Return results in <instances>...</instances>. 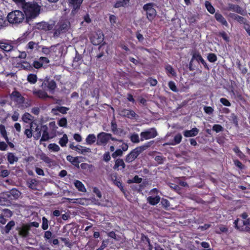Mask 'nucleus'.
Here are the masks:
<instances>
[{"mask_svg": "<svg viewBox=\"0 0 250 250\" xmlns=\"http://www.w3.org/2000/svg\"><path fill=\"white\" fill-rule=\"evenodd\" d=\"M69 110L68 108L63 107V106H58L56 108H54L52 109V112H53L55 114H57L55 113V111H59L62 114H66L67 111Z\"/></svg>", "mask_w": 250, "mask_h": 250, "instance_id": "f704fd0d", "label": "nucleus"}, {"mask_svg": "<svg viewBox=\"0 0 250 250\" xmlns=\"http://www.w3.org/2000/svg\"><path fill=\"white\" fill-rule=\"evenodd\" d=\"M56 83L54 80H44L41 85L42 90H47L53 93L56 88Z\"/></svg>", "mask_w": 250, "mask_h": 250, "instance_id": "39448f33", "label": "nucleus"}, {"mask_svg": "<svg viewBox=\"0 0 250 250\" xmlns=\"http://www.w3.org/2000/svg\"><path fill=\"white\" fill-rule=\"evenodd\" d=\"M0 132L1 134V136L4 138L6 141H8L7 132L5 130V126L3 125H0Z\"/></svg>", "mask_w": 250, "mask_h": 250, "instance_id": "37998d69", "label": "nucleus"}, {"mask_svg": "<svg viewBox=\"0 0 250 250\" xmlns=\"http://www.w3.org/2000/svg\"><path fill=\"white\" fill-rule=\"evenodd\" d=\"M96 141V136L94 134H89L85 139L86 145H91L94 144Z\"/></svg>", "mask_w": 250, "mask_h": 250, "instance_id": "bb28decb", "label": "nucleus"}, {"mask_svg": "<svg viewBox=\"0 0 250 250\" xmlns=\"http://www.w3.org/2000/svg\"><path fill=\"white\" fill-rule=\"evenodd\" d=\"M12 99L16 102L18 104L22 107H27V105L24 104V99L21 95L17 91H14L11 95Z\"/></svg>", "mask_w": 250, "mask_h": 250, "instance_id": "1a4fd4ad", "label": "nucleus"}, {"mask_svg": "<svg viewBox=\"0 0 250 250\" xmlns=\"http://www.w3.org/2000/svg\"><path fill=\"white\" fill-rule=\"evenodd\" d=\"M231 17L234 19L236 21L241 23L246 24L247 20L244 18L235 14H232Z\"/></svg>", "mask_w": 250, "mask_h": 250, "instance_id": "a19ab883", "label": "nucleus"}, {"mask_svg": "<svg viewBox=\"0 0 250 250\" xmlns=\"http://www.w3.org/2000/svg\"><path fill=\"white\" fill-rule=\"evenodd\" d=\"M123 152L121 149H117L112 154V157L113 158H115L118 156H121L123 155Z\"/></svg>", "mask_w": 250, "mask_h": 250, "instance_id": "6e6d98bb", "label": "nucleus"}, {"mask_svg": "<svg viewBox=\"0 0 250 250\" xmlns=\"http://www.w3.org/2000/svg\"><path fill=\"white\" fill-rule=\"evenodd\" d=\"M22 119L23 122L28 123L29 122L33 120V117L29 113H25L22 116Z\"/></svg>", "mask_w": 250, "mask_h": 250, "instance_id": "79ce46f5", "label": "nucleus"}, {"mask_svg": "<svg viewBox=\"0 0 250 250\" xmlns=\"http://www.w3.org/2000/svg\"><path fill=\"white\" fill-rule=\"evenodd\" d=\"M168 86L169 88L174 92H177L178 91L175 83L172 81H170L168 83Z\"/></svg>", "mask_w": 250, "mask_h": 250, "instance_id": "052dcab7", "label": "nucleus"}, {"mask_svg": "<svg viewBox=\"0 0 250 250\" xmlns=\"http://www.w3.org/2000/svg\"><path fill=\"white\" fill-rule=\"evenodd\" d=\"M75 150L78 151L80 153L83 154L91 152V149L89 148L80 145L76 146L75 147Z\"/></svg>", "mask_w": 250, "mask_h": 250, "instance_id": "412c9836", "label": "nucleus"}, {"mask_svg": "<svg viewBox=\"0 0 250 250\" xmlns=\"http://www.w3.org/2000/svg\"><path fill=\"white\" fill-rule=\"evenodd\" d=\"M193 60H196L198 62H201L203 60V58L202 57V56L199 53H195L193 54L192 56L191 61H193Z\"/></svg>", "mask_w": 250, "mask_h": 250, "instance_id": "13d9d810", "label": "nucleus"}, {"mask_svg": "<svg viewBox=\"0 0 250 250\" xmlns=\"http://www.w3.org/2000/svg\"><path fill=\"white\" fill-rule=\"evenodd\" d=\"M62 30V29L60 28V26L58 24L54 32V37H58L61 33H64L63 32V30Z\"/></svg>", "mask_w": 250, "mask_h": 250, "instance_id": "09e8293b", "label": "nucleus"}, {"mask_svg": "<svg viewBox=\"0 0 250 250\" xmlns=\"http://www.w3.org/2000/svg\"><path fill=\"white\" fill-rule=\"evenodd\" d=\"M33 93L35 96L41 99H44L49 97L47 93L45 92V90H42L35 89L33 90Z\"/></svg>", "mask_w": 250, "mask_h": 250, "instance_id": "f3484780", "label": "nucleus"}, {"mask_svg": "<svg viewBox=\"0 0 250 250\" xmlns=\"http://www.w3.org/2000/svg\"><path fill=\"white\" fill-rule=\"evenodd\" d=\"M212 130L216 132H219L223 130V127L220 125H214L213 126Z\"/></svg>", "mask_w": 250, "mask_h": 250, "instance_id": "0e129e2a", "label": "nucleus"}, {"mask_svg": "<svg viewBox=\"0 0 250 250\" xmlns=\"http://www.w3.org/2000/svg\"><path fill=\"white\" fill-rule=\"evenodd\" d=\"M208 60L211 62H214L217 61V56L214 53H209L207 57Z\"/></svg>", "mask_w": 250, "mask_h": 250, "instance_id": "864d4df0", "label": "nucleus"}, {"mask_svg": "<svg viewBox=\"0 0 250 250\" xmlns=\"http://www.w3.org/2000/svg\"><path fill=\"white\" fill-rule=\"evenodd\" d=\"M33 66L35 68L39 69L42 67L43 66V65L41 61L39 59L38 60L34 62Z\"/></svg>", "mask_w": 250, "mask_h": 250, "instance_id": "e2e57ef3", "label": "nucleus"}, {"mask_svg": "<svg viewBox=\"0 0 250 250\" xmlns=\"http://www.w3.org/2000/svg\"><path fill=\"white\" fill-rule=\"evenodd\" d=\"M8 24L7 22L3 18L0 17V29L6 26Z\"/></svg>", "mask_w": 250, "mask_h": 250, "instance_id": "69168bd1", "label": "nucleus"}, {"mask_svg": "<svg viewBox=\"0 0 250 250\" xmlns=\"http://www.w3.org/2000/svg\"><path fill=\"white\" fill-rule=\"evenodd\" d=\"M156 12L154 8L149 9V11L146 12L147 18L149 21H151L156 16Z\"/></svg>", "mask_w": 250, "mask_h": 250, "instance_id": "e433bc0d", "label": "nucleus"}, {"mask_svg": "<svg viewBox=\"0 0 250 250\" xmlns=\"http://www.w3.org/2000/svg\"><path fill=\"white\" fill-rule=\"evenodd\" d=\"M120 115L130 119H136L137 115L132 110L123 109L120 111Z\"/></svg>", "mask_w": 250, "mask_h": 250, "instance_id": "9d476101", "label": "nucleus"}, {"mask_svg": "<svg viewBox=\"0 0 250 250\" xmlns=\"http://www.w3.org/2000/svg\"><path fill=\"white\" fill-rule=\"evenodd\" d=\"M0 48L5 52H9L13 49V42L11 41H1Z\"/></svg>", "mask_w": 250, "mask_h": 250, "instance_id": "9b49d317", "label": "nucleus"}, {"mask_svg": "<svg viewBox=\"0 0 250 250\" xmlns=\"http://www.w3.org/2000/svg\"><path fill=\"white\" fill-rule=\"evenodd\" d=\"M146 146H141L132 150L126 156L125 158V162L127 163L133 162L143 151L146 149Z\"/></svg>", "mask_w": 250, "mask_h": 250, "instance_id": "7ed1b4c3", "label": "nucleus"}, {"mask_svg": "<svg viewBox=\"0 0 250 250\" xmlns=\"http://www.w3.org/2000/svg\"><path fill=\"white\" fill-rule=\"evenodd\" d=\"M9 193H3L0 195V205L2 206H8L10 204V198Z\"/></svg>", "mask_w": 250, "mask_h": 250, "instance_id": "ddd939ff", "label": "nucleus"}, {"mask_svg": "<svg viewBox=\"0 0 250 250\" xmlns=\"http://www.w3.org/2000/svg\"><path fill=\"white\" fill-rule=\"evenodd\" d=\"M48 127L46 125H43V129L42 130L43 133L41 139L40 141H48L50 137L49 134L47 132Z\"/></svg>", "mask_w": 250, "mask_h": 250, "instance_id": "5701e85b", "label": "nucleus"}, {"mask_svg": "<svg viewBox=\"0 0 250 250\" xmlns=\"http://www.w3.org/2000/svg\"><path fill=\"white\" fill-rule=\"evenodd\" d=\"M66 160L74 165L76 166L78 165V167H79V163H80L79 157H74L72 156L68 155L66 157Z\"/></svg>", "mask_w": 250, "mask_h": 250, "instance_id": "2f4dec72", "label": "nucleus"}, {"mask_svg": "<svg viewBox=\"0 0 250 250\" xmlns=\"http://www.w3.org/2000/svg\"><path fill=\"white\" fill-rule=\"evenodd\" d=\"M55 47V46H51L50 47L42 46V52L44 55L48 56L52 51L54 50Z\"/></svg>", "mask_w": 250, "mask_h": 250, "instance_id": "c9c22d12", "label": "nucleus"}, {"mask_svg": "<svg viewBox=\"0 0 250 250\" xmlns=\"http://www.w3.org/2000/svg\"><path fill=\"white\" fill-rule=\"evenodd\" d=\"M41 159L48 164L50 166L53 165V161L44 154L41 155Z\"/></svg>", "mask_w": 250, "mask_h": 250, "instance_id": "58836bf2", "label": "nucleus"}, {"mask_svg": "<svg viewBox=\"0 0 250 250\" xmlns=\"http://www.w3.org/2000/svg\"><path fill=\"white\" fill-rule=\"evenodd\" d=\"M90 40L93 45H99L103 41L104 35L101 31H98L92 35Z\"/></svg>", "mask_w": 250, "mask_h": 250, "instance_id": "6e6552de", "label": "nucleus"}, {"mask_svg": "<svg viewBox=\"0 0 250 250\" xmlns=\"http://www.w3.org/2000/svg\"><path fill=\"white\" fill-rule=\"evenodd\" d=\"M6 193L9 194L8 197L10 200L17 199L21 195V192L16 188L12 189L9 191L6 192Z\"/></svg>", "mask_w": 250, "mask_h": 250, "instance_id": "6ab92c4d", "label": "nucleus"}, {"mask_svg": "<svg viewBox=\"0 0 250 250\" xmlns=\"http://www.w3.org/2000/svg\"><path fill=\"white\" fill-rule=\"evenodd\" d=\"M130 140L134 143H138L140 142L139 137L137 134L134 133L130 137Z\"/></svg>", "mask_w": 250, "mask_h": 250, "instance_id": "8fccbe9b", "label": "nucleus"}, {"mask_svg": "<svg viewBox=\"0 0 250 250\" xmlns=\"http://www.w3.org/2000/svg\"><path fill=\"white\" fill-rule=\"evenodd\" d=\"M166 70L167 74H169L172 76H175L176 74L173 68L169 65L166 66Z\"/></svg>", "mask_w": 250, "mask_h": 250, "instance_id": "4d7b16f0", "label": "nucleus"}, {"mask_svg": "<svg viewBox=\"0 0 250 250\" xmlns=\"http://www.w3.org/2000/svg\"><path fill=\"white\" fill-rule=\"evenodd\" d=\"M205 6L207 9V10L210 13V14H214L215 13V9L212 6V5L211 4V3L208 1H206L205 2Z\"/></svg>", "mask_w": 250, "mask_h": 250, "instance_id": "c03bdc74", "label": "nucleus"}, {"mask_svg": "<svg viewBox=\"0 0 250 250\" xmlns=\"http://www.w3.org/2000/svg\"><path fill=\"white\" fill-rule=\"evenodd\" d=\"M27 80L31 83L34 84L37 81V77L35 74H30L27 76Z\"/></svg>", "mask_w": 250, "mask_h": 250, "instance_id": "a18cd8bd", "label": "nucleus"}, {"mask_svg": "<svg viewBox=\"0 0 250 250\" xmlns=\"http://www.w3.org/2000/svg\"><path fill=\"white\" fill-rule=\"evenodd\" d=\"M182 136L181 134L178 133L176 134L174 137L173 141L167 143L166 144L167 145H176L179 144L182 140Z\"/></svg>", "mask_w": 250, "mask_h": 250, "instance_id": "b1692460", "label": "nucleus"}, {"mask_svg": "<svg viewBox=\"0 0 250 250\" xmlns=\"http://www.w3.org/2000/svg\"><path fill=\"white\" fill-rule=\"evenodd\" d=\"M119 167H121L122 169L125 168V163L124 160L122 159H118L115 161L114 168L116 169Z\"/></svg>", "mask_w": 250, "mask_h": 250, "instance_id": "473e14b6", "label": "nucleus"}, {"mask_svg": "<svg viewBox=\"0 0 250 250\" xmlns=\"http://www.w3.org/2000/svg\"><path fill=\"white\" fill-rule=\"evenodd\" d=\"M76 200L77 201L75 202V203H78V204H81L82 205H86V206L90 204V201L92 203H94L95 204H97L96 203L94 202V201H96L95 198H92L91 200V199H88V198H80V199H77Z\"/></svg>", "mask_w": 250, "mask_h": 250, "instance_id": "dca6fc26", "label": "nucleus"}, {"mask_svg": "<svg viewBox=\"0 0 250 250\" xmlns=\"http://www.w3.org/2000/svg\"><path fill=\"white\" fill-rule=\"evenodd\" d=\"M109 21L111 25V27L115 26V24H116L117 21V17L113 15H111L109 16Z\"/></svg>", "mask_w": 250, "mask_h": 250, "instance_id": "5fc2aeb1", "label": "nucleus"}, {"mask_svg": "<svg viewBox=\"0 0 250 250\" xmlns=\"http://www.w3.org/2000/svg\"><path fill=\"white\" fill-rule=\"evenodd\" d=\"M220 102L225 106H230L231 104L230 102L226 98H221L220 100Z\"/></svg>", "mask_w": 250, "mask_h": 250, "instance_id": "774afa93", "label": "nucleus"}, {"mask_svg": "<svg viewBox=\"0 0 250 250\" xmlns=\"http://www.w3.org/2000/svg\"><path fill=\"white\" fill-rule=\"evenodd\" d=\"M215 18L218 22H220L223 25L226 26L228 25L227 21L221 14L218 13H215Z\"/></svg>", "mask_w": 250, "mask_h": 250, "instance_id": "cd10ccee", "label": "nucleus"}, {"mask_svg": "<svg viewBox=\"0 0 250 250\" xmlns=\"http://www.w3.org/2000/svg\"><path fill=\"white\" fill-rule=\"evenodd\" d=\"M30 229V226L26 225H23L21 227H19L17 230L19 232V234L23 237H27L29 233V231Z\"/></svg>", "mask_w": 250, "mask_h": 250, "instance_id": "f8f14e48", "label": "nucleus"}, {"mask_svg": "<svg viewBox=\"0 0 250 250\" xmlns=\"http://www.w3.org/2000/svg\"><path fill=\"white\" fill-rule=\"evenodd\" d=\"M228 9L229 10H232L234 12H235L240 14H243V13L244 12V11L240 6L233 4H229Z\"/></svg>", "mask_w": 250, "mask_h": 250, "instance_id": "c85d7f7f", "label": "nucleus"}, {"mask_svg": "<svg viewBox=\"0 0 250 250\" xmlns=\"http://www.w3.org/2000/svg\"><path fill=\"white\" fill-rule=\"evenodd\" d=\"M129 0H123L119 1L115 3L114 6L116 8H119L121 6H124L129 2Z\"/></svg>", "mask_w": 250, "mask_h": 250, "instance_id": "603ef678", "label": "nucleus"}, {"mask_svg": "<svg viewBox=\"0 0 250 250\" xmlns=\"http://www.w3.org/2000/svg\"><path fill=\"white\" fill-rule=\"evenodd\" d=\"M67 120L65 118H62L59 120L58 125L61 127H66L67 126Z\"/></svg>", "mask_w": 250, "mask_h": 250, "instance_id": "3c124183", "label": "nucleus"}, {"mask_svg": "<svg viewBox=\"0 0 250 250\" xmlns=\"http://www.w3.org/2000/svg\"><path fill=\"white\" fill-rule=\"evenodd\" d=\"M142 178L139 177L138 176H135L132 180H129L128 181L129 183H140L142 182Z\"/></svg>", "mask_w": 250, "mask_h": 250, "instance_id": "680f3d73", "label": "nucleus"}, {"mask_svg": "<svg viewBox=\"0 0 250 250\" xmlns=\"http://www.w3.org/2000/svg\"><path fill=\"white\" fill-rule=\"evenodd\" d=\"M24 15L27 22L36 18L40 14V7L34 2L26 3L23 6Z\"/></svg>", "mask_w": 250, "mask_h": 250, "instance_id": "f257e3e1", "label": "nucleus"}, {"mask_svg": "<svg viewBox=\"0 0 250 250\" xmlns=\"http://www.w3.org/2000/svg\"><path fill=\"white\" fill-rule=\"evenodd\" d=\"M7 160L10 164H13L18 161V158L13 153L9 152L7 154Z\"/></svg>", "mask_w": 250, "mask_h": 250, "instance_id": "72a5a7b5", "label": "nucleus"}, {"mask_svg": "<svg viewBox=\"0 0 250 250\" xmlns=\"http://www.w3.org/2000/svg\"><path fill=\"white\" fill-rule=\"evenodd\" d=\"M83 0H69V6L74 9H76L80 6Z\"/></svg>", "mask_w": 250, "mask_h": 250, "instance_id": "393cba45", "label": "nucleus"}, {"mask_svg": "<svg viewBox=\"0 0 250 250\" xmlns=\"http://www.w3.org/2000/svg\"><path fill=\"white\" fill-rule=\"evenodd\" d=\"M49 150L52 152H58L60 150L59 146L56 144H50L48 146Z\"/></svg>", "mask_w": 250, "mask_h": 250, "instance_id": "ea45409f", "label": "nucleus"}, {"mask_svg": "<svg viewBox=\"0 0 250 250\" xmlns=\"http://www.w3.org/2000/svg\"><path fill=\"white\" fill-rule=\"evenodd\" d=\"M43 125L38 124L35 122H32L30 124V128L32 130L33 137L37 140L41 136V131L43 129Z\"/></svg>", "mask_w": 250, "mask_h": 250, "instance_id": "423d86ee", "label": "nucleus"}, {"mask_svg": "<svg viewBox=\"0 0 250 250\" xmlns=\"http://www.w3.org/2000/svg\"><path fill=\"white\" fill-rule=\"evenodd\" d=\"M111 138V134L105 132H101L97 135V145L105 146L108 143Z\"/></svg>", "mask_w": 250, "mask_h": 250, "instance_id": "20e7f679", "label": "nucleus"}, {"mask_svg": "<svg viewBox=\"0 0 250 250\" xmlns=\"http://www.w3.org/2000/svg\"><path fill=\"white\" fill-rule=\"evenodd\" d=\"M239 220L237 219L235 220L234 222L235 228H236L238 229L240 231H250V228L249 226L245 227H239L238 225Z\"/></svg>", "mask_w": 250, "mask_h": 250, "instance_id": "4c0bfd02", "label": "nucleus"}, {"mask_svg": "<svg viewBox=\"0 0 250 250\" xmlns=\"http://www.w3.org/2000/svg\"><path fill=\"white\" fill-rule=\"evenodd\" d=\"M49 126L53 132H56L58 129V126L56 125L55 122L54 121L50 122L49 124Z\"/></svg>", "mask_w": 250, "mask_h": 250, "instance_id": "338daca9", "label": "nucleus"}, {"mask_svg": "<svg viewBox=\"0 0 250 250\" xmlns=\"http://www.w3.org/2000/svg\"><path fill=\"white\" fill-rule=\"evenodd\" d=\"M38 25V28L45 31H49L52 30L54 25V24L53 23L49 24L48 23L45 22H42L39 23Z\"/></svg>", "mask_w": 250, "mask_h": 250, "instance_id": "2eb2a0df", "label": "nucleus"}, {"mask_svg": "<svg viewBox=\"0 0 250 250\" xmlns=\"http://www.w3.org/2000/svg\"><path fill=\"white\" fill-rule=\"evenodd\" d=\"M7 19L10 23L18 24L24 21L25 15L24 13L21 11L15 10L8 14Z\"/></svg>", "mask_w": 250, "mask_h": 250, "instance_id": "f03ea898", "label": "nucleus"}, {"mask_svg": "<svg viewBox=\"0 0 250 250\" xmlns=\"http://www.w3.org/2000/svg\"><path fill=\"white\" fill-rule=\"evenodd\" d=\"M39 47L38 43L32 41L29 42L26 45L27 49L30 51L38 50Z\"/></svg>", "mask_w": 250, "mask_h": 250, "instance_id": "c756f323", "label": "nucleus"}, {"mask_svg": "<svg viewBox=\"0 0 250 250\" xmlns=\"http://www.w3.org/2000/svg\"><path fill=\"white\" fill-rule=\"evenodd\" d=\"M48 221L47 219L43 217L42 218V229L44 230H46L48 228Z\"/></svg>", "mask_w": 250, "mask_h": 250, "instance_id": "bf43d9fd", "label": "nucleus"}, {"mask_svg": "<svg viewBox=\"0 0 250 250\" xmlns=\"http://www.w3.org/2000/svg\"><path fill=\"white\" fill-rule=\"evenodd\" d=\"M68 138L66 134H64L63 136L60 139L59 143V144L62 147L66 146L68 142Z\"/></svg>", "mask_w": 250, "mask_h": 250, "instance_id": "49530a36", "label": "nucleus"}, {"mask_svg": "<svg viewBox=\"0 0 250 250\" xmlns=\"http://www.w3.org/2000/svg\"><path fill=\"white\" fill-rule=\"evenodd\" d=\"M39 181L36 179H30L27 181V185L29 188L32 189H37Z\"/></svg>", "mask_w": 250, "mask_h": 250, "instance_id": "a878e982", "label": "nucleus"}, {"mask_svg": "<svg viewBox=\"0 0 250 250\" xmlns=\"http://www.w3.org/2000/svg\"><path fill=\"white\" fill-rule=\"evenodd\" d=\"M15 223L14 221H10L2 229V233L7 234L10 230L14 227Z\"/></svg>", "mask_w": 250, "mask_h": 250, "instance_id": "4be33fe9", "label": "nucleus"}, {"mask_svg": "<svg viewBox=\"0 0 250 250\" xmlns=\"http://www.w3.org/2000/svg\"><path fill=\"white\" fill-rule=\"evenodd\" d=\"M233 150L240 159H243L245 158V155L237 146L233 148Z\"/></svg>", "mask_w": 250, "mask_h": 250, "instance_id": "de8ad7c7", "label": "nucleus"}, {"mask_svg": "<svg viewBox=\"0 0 250 250\" xmlns=\"http://www.w3.org/2000/svg\"><path fill=\"white\" fill-rule=\"evenodd\" d=\"M141 141L144 140H148L154 138L157 136V132L155 128H151L147 129L145 131L142 132L140 133Z\"/></svg>", "mask_w": 250, "mask_h": 250, "instance_id": "0eeeda50", "label": "nucleus"}, {"mask_svg": "<svg viewBox=\"0 0 250 250\" xmlns=\"http://www.w3.org/2000/svg\"><path fill=\"white\" fill-rule=\"evenodd\" d=\"M74 185L78 191L82 192H86V189L84 185L79 180H75L74 181Z\"/></svg>", "mask_w": 250, "mask_h": 250, "instance_id": "a211bd4d", "label": "nucleus"}, {"mask_svg": "<svg viewBox=\"0 0 250 250\" xmlns=\"http://www.w3.org/2000/svg\"><path fill=\"white\" fill-rule=\"evenodd\" d=\"M199 132V130L196 128H193L192 129L188 130H187L184 131L183 134L186 137H191L196 136Z\"/></svg>", "mask_w": 250, "mask_h": 250, "instance_id": "4468645a", "label": "nucleus"}, {"mask_svg": "<svg viewBox=\"0 0 250 250\" xmlns=\"http://www.w3.org/2000/svg\"><path fill=\"white\" fill-rule=\"evenodd\" d=\"M58 25L62 29V30H63V32H65L69 28L70 23L67 21H62L58 23Z\"/></svg>", "mask_w": 250, "mask_h": 250, "instance_id": "7c9ffc66", "label": "nucleus"}, {"mask_svg": "<svg viewBox=\"0 0 250 250\" xmlns=\"http://www.w3.org/2000/svg\"><path fill=\"white\" fill-rule=\"evenodd\" d=\"M161 198L159 195L155 196H150L147 198V201L150 205L154 206L157 204L160 201Z\"/></svg>", "mask_w": 250, "mask_h": 250, "instance_id": "aec40b11", "label": "nucleus"}]
</instances>
